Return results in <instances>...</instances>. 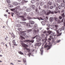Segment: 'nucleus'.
I'll return each mask as SVG.
<instances>
[{
  "instance_id": "33",
  "label": "nucleus",
  "mask_w": 65,
  "mask_h": 65,
  "mask_svg": "<svg viewBox=\"0 0 65 65\" xmlns=\"http://www.w3.org/2000/svg\"><path fill=\"white\" fill-rule=\"evenodd\" d=\"M58 32H61L62 31V29L60 28L58 30Z\"/></svg>"
},
{
  "instance_id": "62",
  "label": "nucleus",
  "mask_w": 65,
  "mask_h": 65,
  "mask_svg": "<svg viewBox=\"0 0 65 65\" xmlns=\"http://www.w3.org/2000/svg\"><path fill=\"white\" fill-rule=\"evenodd\" d=\"M47 30H49L50 29V27H47V28H46Z\"/></svg>"
},
{
  "instance_id": "8",
  "label": "nucleus",
  "mask_w": 65,
  "mask_h": 65,
  "mask_svg": "<svg viewBox=\"0 0 65 65\" xmlns=\"http://www.w3.org/2000/svg\"><path fill=\"white\" fill-rule=\"evenodd\" d=\"M51 32V31H47V32L46 33L45 35L46 36H47L48 35L50 34V33Z\"/></svg>"
},
{
  "instance_id": "23",
  "label": "nucleus",
  "mask_w": 65,
  "mask_h": 65,
  "mask_svg": "<svg viewBox=\"0 0 65 65\" xmlns=\"http://www.w3.org/2000/svg\"><path fill=\"white\" fill-rule=\"evenodd\" d=\"M51 13V11L50 10L48 11L47 13V15H48L49 14H50Z\"/></svg>"
},
{
  "instance_id": "24",
  "label": "nucleus",
  "mask_w": 65,
  "mask_h": 65,
  "mask_svg": "<svg viewBox=\"0 0 65 65\" xmlns=\"http://www.w3.org/2000/svg\"><path fill=\"white\" fill-rule=\"evenodd\" d=\"M18 29L19 31H20V32L22 31V29L21 28H18Z\"/></svg>"
},
{
  "instance_id": "53",
  "label": "nucleus",
  "mask_w": 65,
  "mask_h": 65,
  "mask_svg": "<svg viewBox=\"0 0 65 65\" xmlns=\"http://www.w3.org/2000/svg\"><path fill=\"white\" fill-rule=\"evenodd\" d=\"M64 11V10H62L61 11V12H62V13H63Z\"/></svg>"
},
{
  "instance_id": "32",
  "label": "nucleus",
  "mask_w": 65,
  "mask_h": 65,
  "mask_svg": "<svg viewBox=\"0 0 65 65\" xmlns=\"http://www.w3.org/2000/svg\"><path fill=\"white\" fill-rule=\"evenodd\" d=\"M46 26L47 27H50V24H46Z\"/></svg>"
},
{
  "instance_id": "26",
  "label": "nucleus",
  "mask_w": 65,
  "mask_h": 65,
  "mask_svg": "<svg viewBox=\"0 0 65 65\" xmlns=\"http://www.w3.org/2000/svg\"><path fill=\"white\" fill-rule=\"evenodd\" d=\"M19 54H21V55H24V53L23 52H21V51H20L18 52Z\"/></svg>"
},
{
  "instance_id": "19",
  "label": "nucleus",
  "mask_w": 65,
  "mask_h": 65,
  "mask_svg": "<svg viewBox=\"0 0 65 65\" xmlns=\"http://www.w3.org/2000/svg\"><path fill=\"white\" fill-rule=\"evenodd\" d=\"M61 6L62 7H64V6H65V4L63 3H62L61 4Z\"/></svg>"
},
{
  "instance_id": "21",
  "label": "nucleus",
  "mask_w": 65,
  "mask_h": 65,
  "mask_svg": "<svg viewBox=\"0 0 65 65\" xmlns=\"http://www.w3.org/2000/svg\"><path fill=\"white\" fill-rule=\"evenodd\" d=\"M8 7H13V5L10 4H9L8 5Z\"/></svg>"
},
{
  "instance_id": "46",
  "label": "nucleus",
  "mask_w": 65,
  "mask_h": 65,
  "mask_svg": "<svg viewBox=\"0 0 65 65\" xmlns=\"http://www.w3.org/2000/svg\"><path fill=\"white\" fill-rule=\"evenodd\" d=\"M11 15L12 17H13V15L14 14V13H13V12H11Z\"/></svg>"
},
{
  "instance_id": "34",
  "label": "nucleus",
  "mask_w": 65,
  "mask_h": 65,
  "mask_svg": "<svg viewBox=\"0 0 65 65\" xmlns=\"http://www.w3.org/2000/svg\"><path fill=\"white\" fill-rule=\"evenodd\" d=\"M48 4H49L50 5H52V3L50 2H49L48 3Z\"/></svg>"
},
{
  "instance_id": "52",
  "label": "nucleus",
  "mask_w": 65,
  "mask_h": 65,
  "mask_svg": "<svg viewBox=\"0 0 65 65\" xmlns=\"http://www.w3.org/2000/svg\"><path fill=\"white\" fill-rule=\"evenodd\" d=\"M60 41H61V40H59L57 41V43H59V42H60Z\"/></svg>"
},
{
  "instance_id": "42",
  "label": "nucleus",
  "mask_w": 65,
  "mask_h": 65,
  "mask_svg": "<svg viewBox=\"0 0 65 65\" xmlns=\"http://www.w3.org/2000/svg\"><path fill=\"white\" fill-rule=\"evenodd\" d=\"M58 8L59 9H61V7L60 5H59L58 7Z\"/></svg>"
},
{
  "instance_id": "7",
  "label": "nucleus",
  "mask_w": 65,
  "mask_h": 65,
  "mask_svg": "<svg viewBox=\"0 0 65 65\" xmlns=\"http://www.w3.org/2000/svg\"><path fill=\"white\" fill-rule=\"evenodd\" d=\"M12 4L13 5H15V6H17V5H18L19 4L17 2H13L12 3Z\"/></svg>"
},
{
  "instance_id": "17",
  "label": "nucleus",
  "mask_w": 65,
  "mask_h": 65,
  "mask_svg": "<svg viewBox=\"0 0 65 65\" xmlns=\"http://www.w3.org/2000/svg\"><path fill=\"white\" fill-rule=\"evenodd\" d=\"M50 34L52 35V36H54V35H55V33H54L53 32H52V31H51Z\"/></svg>"
},
{
  "instance_id": "5",
  "label": "nucleus",
  "mask_w": 65,
  "mask_h": 65,
  "mask_svg": "<svg viewBox=\"0 0 65 65\" xmlns=\"http://www.w3.org/2000/svg\"><path fill=\"white\" fill-rule=\"evenodd\" d=\"M37 28H38L37 26V24H35L34 27L32 28V29L33 30H34L35 31V29H37Z\"/></svg>"
},
{
  "instance_id": "12",
  "label": "nucleus",
  "mask_w": 65,
  "mask_h": 65,
  "mask_svg": "<svg viewBox=\"0 0 65 65\" xmlns=\"http://www.w3.org/2000/svg\"><path fill=\"white\" fill-rule=\"evenodd\" d=\"M27 2H28V1H26L25 0H22L21 2V3L22 4H24L25 3H27Z\"/></svg>"
},
{
  "instance_id": "14",
  "label": "nucleus",
  "mask_w": 65,
  "mask_h": 65,
  "mask_svg": "<svg viewBox=\"0 0 65 65\" xmlns=\"http://www.w3.org/2000/svg\"><path fill=\"white\" fill-rule=\"evenodd\" d=\"M20 18H22V20H23V21H26V19L24 18V16H20Z\"/></svg>"
},
{
  "instance_id": "40",
  "label": "nucleus",
  "mask_w": 65,
  "mask_h": 65,
  "mask_svg": "<svg viewBox=\"0 0 65 65\" xmlns=\"http://www.w3.org/2000/svg\"><path fill=\"white\" fill-rule=\"evenodd\" d=\"M27 8V7H26L24 6L23 7V9H26V8Z\"/></svg>"
},
{
  "instance_id": "18",
  "label": "nucleus",
  "mask_w": 65,
  "mask_h": 65,
  "mask_svg": "<svg viewBox=\"0 0 65 65\" xmlns=\"http://www.w3.org/2000/svg\"><path fill=\"white\" fill-rule=\"evenodd\" d=\"M57 34H58L57 36H60V35H61V34H62V33H59V32H57Z\"/></svg>"
},
{
  "instance_id": "29",
  "label": "nucleus",
  "mask_w": 65,
  "mask_h": 65,
  "mask_svg": "<svg viewBox=\"0 0 65 65\" xmlns=\"http://www.w3.org/2000/svg\"><path fill=\"white\" fill-rule=\"evenodd\" d=\"M49 40H51V38L48 39V40H47V41L49 43V44H50V41Z\"/></svg>"
},
{
  "instance_id": "9",
  "label": "nucleus",
  "mask_w": 65,
  "mask_h": 65,
  "mask_svg": "<svg viewBox=\"0 0 65 65\" xmlns=\"http://www.w3.org/2000/svg\"><path fill=\"white\" fill-rule=\"evenodd\" d=\"M26 26L28 28H31V26L30 23H27L26 24Z\"/></svg>"
},
{
  "instance_id": "44",
  "label": "nucleus",
  "mask_w": 65,
  "mask_h": 65,
  "mask_svg": "<svg viewBox=\"0 0 65 65\" xmlns=\"http://www.w3.org/2000/svg\"><path fill=\"white\" fill-rule=\"evenodd\" d=\"M55 27H56V29H57V28H58V25H55Z\"/></svg>"
},
{
  "instance_id": "28",
  "label": "nucleus",
  "mask_w": 65,
  "mask_h": 65,
  "mask_svg": "<svg viewBox=\"0 0 65 65\" xmlns=\"http://www.w3.org/2000/svg\"><path fill=\"white\" fill-rule=\"evenodd\" d=\"M31 3H32V4H33V3H35V1L34 0H32L31 1Z\"/></svg>"
},
{
  "instance_id": "36",
  "label": "nucleus",
  "mask_w": 65,
  "mask_h": 65,
  "mask_svg": "<svg viewBox=\"0 0 65 65\" xmlns=\"http://www.w3.org/2000/svg\"><path fill=\"white\" fill-rule=\"evenodd\" d=\"M32 31V29H29L28 30V32H31Z\"/></svg>"
},
{
  "instance_id": "31",
  "label": "nucleus",
  "mask_w": 65,
  "mask_h": 65,
  "mask_svg": "<svg viewBox=\"0 0 65 65\" xmlns=\"http://www.w3.org/2000/svg\"><path fill=\"white\" fill-rule=\"evenodd\" d=\"M44 4V3L43 2H42L40 4V5L41 6H42Z\"/></svg>"
},
{
  "instance_id": "49",
  "label": "nucleus",
  "mask_w": 65,
  "mask_h": 65,
  "mask_svg": "<svg viewBox=\"0 0 65 65\" xmlns=\"http://www.w3.org/2000/svg\"><path fill=\"white\" fill-rule=\"evenodd\" d=\"M14 45L15 46L17 45V44H16L15 43V42H14Z\"/></svg>"
},
{
  "instance_id": "59",
  "label": "nucleus",
  "mask_w": 65,
  "mask_h": 65,
  "mask_svg": "<svg viewBox=\"0 0 65 65\" xmlns=\"http://www.w3.org/2000/svg\"><path fill=\"white\" fill-rule=\"evenodd\" d=\"M64 21V18H63L61 20V22H63V21Z\"/></svg>"
},
{
  "instance_id": "6",
  "label": "nucleus",
  "mask_w": 65,
  "mask_h": 65,
  "mask_svg": "<svg viewBox=\"0 0 65 65\" xmlns=\"http://www.w3.org/2000/svg\"><path fill=\"white\" fill-rule=\"evenodd\" d=\"M55 11H54V13H58V12L59 13H60V11L59 10H58V9H55Z\"/></svg>"
},
{
  "instance_id": "2",
  "label": "nucleus",
  "mask_w": 65,
  "mask_h": 65,
  "mask_svg": "<svg viewBox=\"0 0 65 65\" xmlns=\"http://www.w3.org/2000/svg\"><path fill=\"white\" fill-rule=\"evenodd\" d=\"M36 37V39H37V42H39V41L40 40H41L39 39H38V38H39V36L38 35H36L35 37H34L32 38V39H34Z\"/></svg>"
},
{
  "instance_id": "41",
  "label": "nucleus",
  "mask_w": 65,
  "mask_h": 65,
  "mask_svg": "<svg viewBox=\"0 0 65 65\" xmlns=\"http://www.w3.org/2000/svg\"><path fill=\"white\" fill-rule=\"evenodd\" d=\"M41 23L42 24V25H44V22L43 21H42L41 22Z\"/></svg>"
},
{
  "instance_id": "45",
  "label": "nucleus",
  "mask_w": 65,
  "mask_h": 65,
  "mask_svg": "<svg viewBox=\"0 0 65 65\" xmlns=\"http://www.w3.org/2000/svg\"><path fill=\"white\" fill-rule=\"evenodd\" d=\"M40 51L41 52H43V48H42L41 49Z\"/></svg>"
},
{
  "instance_id": "64",
  "label": "nucleus",
  "mask_w": 65,
  "mask_h": 65,
  "mask_svg": "<svg viewBox=\"0 0 65 65\" xmlns=\"http://www.w3.org/2000/svg\"><path fill=\"white\" fill-rule=\"evenodd\" d=\"M51 14H54V12L51 11Z\"/></svg>"
},
{
  "instance_id": "13",
  "label": "nucleus",
  "mask_w": 65,
  "mask_h": 65,
  "mask_svg": "<svg viewBox=\"0 0 65 65\" xmlns=\"http://www.w3.org/2000/svg\"><path fill=\"white\" fill-rule=\"evenodd\" d=\"M49 20L50 22H53L54 21V18L52 17L50 18Z\"/></svg>"
},
{
  "instance_id": "25",
  "label": "nucleus",
  "mask_w": 65,
  "mask_h": 65,
  "mask_svg": "<svg viewBox=\"0 0 65 65\" xmlns=\"http://www.w3.org/2000/svg\"><path fill=\"white\" fill-rule=\"evenodd\" d=\"M26 34L24 32H23L22 34V36H25L26 35Z\"/></svg>"
},
{
  "instance_id": "47",
  "label": "nucleus",
  "mask_w": 65,
  "mask_h": 65,
  "mask_svg": "<svg viewBox=\"0 0 65 65\" xmlns=\"http://www.w3.org/2000/svg\"><path fill=\"white\" fill-rule=\"evenodd\" d=\"M38 43H36V44H35V46H38Z\"/></svg>"
},
{
  "instance_id": "58",
  "label": "nucleus",
  "mask_w": 65,
  "mask_h": 65,
  "mask_svg": "<svg viewBox=\"0 0 65 65\" xmlns=\"http://www.w3.org/2000/svg\"><path fill=\"white\" fill-rule=\"evenodd\" d=\"M11 10L12 11H14V10H15V9H11Z\"/></svg>"
},
{
  "instance_id": "15",
  "label": "nucleus",
  "mask_w": 65,
  "mask_h": 65,
  "mask_svg": "<svg viewBox=\"0 0 65 65\" xmlns=\"http://www.w3.org/2000/svg\"><path fill=\"white\" fill-rule=\"evenodd\" d=\"M47 40V37H46L45 38L44 40V39H42V41H44V40H45V42H46Z\"/></svg>"
},
{
  "instance_id": "3",
  "label": "nucleus",
  "mask_w": 65,
  "mask_h": 65,
  "mask_svg": "<svg viewBox=\"0 0 65 65\" xmlns=\"http://www.w3.org/2000/svg\"><path fill=\"white\" fill-rule=\"evenodd\" d=\"M34 40H31L30 41V40H25L24 41V42H32V43H33Z\"/></svg>"
},
{
  "instance_id": "51",
  "label": "nucleus",
  "mask_w": 65,
  "mask_h": 65,
  "mask_svg": "<svg viewBox=\"0 0 65 65\" xmlns=\"http://www.w3.org/2000/svg\"><path fill=\"white\" fill-rule=\"evenodd\" d=\"M53 8H54V7H53V6H51L50 7V9H53Z\"/></svg>"
},
{
  "instance_id": "60",
  "label": "nucleus",
  "mask_w": 65,
  "mask_h": 65,
  "mask_svg": "<svg viewBox=\"0 0 65 65\" xmlns=\"http://www.w3.org/2000/svg\"><path fill=\"white\" fill-rule=\"evenodd\" d=\"M15 40H13L12 41V43H14V42H15Z\"/></svg>"
},
{
  "instance_id": "38",
  "label": "nucleus",
  "mask_w": 65,
  "mask_h": 65,
  "mask_svg": "<svg viewBox=\"0 0 65 65\" xmlns=\"http://www.w3.org/2000/svg\"><path fill=\"white\" fill-rule=\"evenodd\" d=\"M38 46H40L41 45V43H38Z\"/></svg>"
},
{
  "instance_id": "56",
  "label": "nucleus",
  "mask_w": 65,
  "mask_h": 65,
  "mask_svg": "<svg viewBox=\"0 0 65 65\" xmlns=\"http://www.w3.org/2000/svg\"><path fill=\"white\" fill-rule=\"evenodd\" d=\"M26 24V22H23V24L24 25H25Z\"/></svg>"
},
{
  "instance_id": "20",
  "label": "nucleus",
  "mask_w": 65,
  "mask_h": 65,
  "mask_svg": "<svg viewBox=\"0 0 65 65\" xmlns=\"http://www.w3.org/2000/svg\"><path fill=\"white\" fill-rule=\"evenodd\" d=\"M61 15L62 17L63 18H64V17H65V15H64V13L63 14H61Z\"/></svg>"
},
{
  "instance_id": "55",
  "label": "nucleus",
  "mask_w": 65,
  "mask_h": 65,
  "mask_svg": "<svg viewBox=\"0 0 65 65\" xmlns=\"http://www.w3.org/2000/svg\"><path fill=\"white\" fill-rule=\"evenodd\" d=\"M57 19H58V18L56 17L54 18V20H57Z\"/></svg>"
},
{
  "instance_id": "43",
  "label": "nucleus",
  "mask_w": 65,
  "mask_h": 65,
  "mask_svg": "<svg viewBox=\"0 0 65 65\" xmlns=\"http://www.w3.org/2000/svg\"><path fill=\"white\" fill-rule=\"evenodd\" d=\"M14 13L15 14H17V13H18V12L17 11V10H15L14 12Z\"/></svg>"
},
{
  "instance_id": "11",
  "label": "nucleus",
  "mask_w": 65,
  "mask_h": 65,
  "mask_svg": "<svg viewBox=\"0 0 65 65\" xmlns=\"http://www.w3.org/2000/svg\"><path fill=\"white\" fill-rule=\"evenodd\" d=\"M29 23L31 24V25H33L34 24V22L32 20H29Z\"/></svg>"
},
{
  "instance_id": "54",
  "label": "nucleus",
  "mask_w": 65,
  "mask_h": 65,
  "mask_svg": "<svg viewBox=\"0 0 65 65\" xmlns=\"http://www.w3.org/2000/svg\"><path fill=\"white\" fill-rule=\"evenodd\" d=\"M45 43H46V42H45V41L44 42H43V43L42 45H44V44H45Z\"/></svg>"
},
{
  "instance_id": "61",
  "label": "nucleus",
  "mask_w": 65,
  "mask_h": 65,
  "mask_svg": "<svg viewBox=\"0 0 65 65\" xmlns=\"http://www.w3.org/2000/svg\"><path fill=\"white\" fill-rule=\"evenodd\" d=\"M11 35L12 36H13L14 35V34L13 33H12L11 34Z\"/></svg>"
},
{
  "instance_id": "63",
  "label": "nucleus",
  "mask_w": 65,
  "mask_h": 65,
  "mask_svg": "<svg viewBox=\"0 0 65 65\" xmlns=\"http://www.w3.org/2000/svg\"><path fill=\"white\" fill-rule=\"evenodd\" d=\"M54 7L55 8L56 7V5L55 4H54Z\"/></svg>"
},
{
  "instance_id": "50",
  "label": "nucleus",
  "mask_w": 65,
  "mask_h": 65,
  "mask_svg": "<svg viewBox=\"0 0 65 65\" xmlns=\"http://www.w3.org/2000/svg\"><path fill=\"white\" fill-rule=\"evenodd\" d=\"M31 55V53H30L28 54V55L29 56V57H30V55Z\"/></svg>"
},
{
  "instance_id": "39",
  "label": "nucleus",
  "mask_w": 65,
  "mask_h": 65,
  "mask_svg": "<svg viewBox=\"0 0 65 65\" xmlns=\"http://www.w3.org/2000/svg\"><path fill=\"white\" fill-rule=\"evenodd\" d=\"M62 29L63 30H64V29H65V27L64 26H63L62 27Z\"/></svg>"
},
{
  "instance_id": "4",
  "label": "nucleus",
  "mask_w": 65,
  "mask_h": 65,
  "mask_svg": "<svg viewBox=\"0 0 65 65\" xmlns=\"http://www.w3.org/2000/svg\"><path fill=\"white\" fill-rule=\"evenodd\" d=\"M47 43H46L45 44V45H44V47H47L48 48L47 49V50H48V49H50L51 48V46H52V45L51 44V45L48 46V45H47Z\"/></svg>"
},
{
  "instance_id": "1",
  "label": "nucleus",
  "mask_w": 65,
  "mask_h": 65,
  "mask_svg": "<svg viewBox=\"0 0 65 65\" xmlns=\"http://www.w3.org/2000/svg\"><path fill=\"white\" fill-rule=\"evenodd\" d=\"M21 45L22 46H23V47H25V48H24V50L26 49L27 51H28V52H29L31 50L29 48H27V47H28V45L23 43H21Z\"/></svg>"
},
{
  "instance_id": "30",
  "label": "nucleus",
  "mask_w": 65,
  "mask_h": 65,
  "mask_svg": "<svg viewBox=\"0 0 65 65\" xmlns=\"http://www.w3.org/2000/svg\"><path fill=\"white\" fill-rule=\"evenodd\" d=\"M27 18L28 20H32V18L29 17H27Z\"/></svg>"
},
{
  "instance_id": "35",
  "label": "nucleus",
  "mask_w": 65,
  "mask_h": 65,
  "mask_svg": "<svg viewBox=\"0 0 65 65\" xmlns=\"http://www.w3.org/2000/svg\"><path fill=\"white\" fill-rule=\"evenodd\" d=\"M21 26V24H18L17 25V27H20Z\"/></svg>"
},
{
  "instance_id": "22",
  "label": "nucleus",
  "mask_w": 65,
  "mask_h": 65,
  "mask_svg": "<svg viewBox=\"0 0 65 65\" xmlns=\"http://www.w3.org/2000/svg\"><path fill=\"white\" fill-rule=\"evenodd\" d=\"M20 38H21V40H23V39H25V38L23 37L22 36H20Z\"/></svg>"
},
{
  "instance_id": "27",
  "label": "nucleus",
  "mask_w": 65,
  "mask_h": 65,
  "mask_svg": "<svg viewBox=\"0 0 65 65\" xmlns=\"http://www.w3.org/2000/svg\"><path fill=\"white\" fill-rule=\"evenodd\" d=\"M32 8L33 9H35V6L34 5H32Z\"/></svg>"
},
{
  "instance_id": "48",
  "label": "nucleus",
  "mask_w": 65,
  "mask_h": 65,
  "mask_svg": "<svg viewBox=\"0 0 65 65\" xmlns=\"http://www.w3.org/2000/svg\"><path fill=\"white\" fill-rule=\"evenodd\" d=\"M59 19H60V20H61V19H62V17L61 16H59Z\"/></svg>"
},
{
  "instance_id": "16",
  "label": "nucleus",
  "mask_w": 65,
  "mask_h": 65,
  "mask_svg": "<svg viewBox=\"0 0 65 65\" xmlns=\"http://www.w3.org/2000/svg\"><path fill=\"white\" fill-rule=\"evenodd\" d=\"M6 2L8 4H10V0H6Z\"/></svg>"
},
{
  "instance_id": "37",
  "label": "nucleus",
  "mask_w": 65,
  "mask_h": 65,
  "mask_svg": "<svg viewBox=\"0 0 65 65\" xmlns=\"http://www.w3.org/2000/svg\"><path fill=\"white\" fill-rule=\"evenodd\" d=\"M20 6H17L16 7V9H19V8H20Z\"/></svg>"
},
{
  "instance_id": "57",
  "label": "nucleus",
  "mask_w": 65,
  "mask_h": 65,
  "mask_svg": "<svg viewBox=\"0 0 65 65\" xmlns=\"http://www.w3.org/2000/svg\"><path fill=\"white\" fill-rule=\"evenodd\" d=\"M50 38H51V39H53V36H51L50 37Z\"/></svg>"
},
{
  "instance_id": "10",
  "label": "nucleus",
  "mask_w": 65,
  "mask_h": 65,
  "mask_svg": "<svg viewBox=\"0 0 65 65\" xmlns=\"http://www.w3.org/2000/svg\"><path fill=\"white\" fill-rule=\"evenodd\" d=\"M31 11V9L30 8H27L26 10V11L27 12H30Z\"/></svg>"
}]
</instances>
